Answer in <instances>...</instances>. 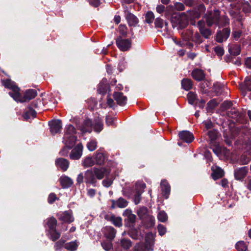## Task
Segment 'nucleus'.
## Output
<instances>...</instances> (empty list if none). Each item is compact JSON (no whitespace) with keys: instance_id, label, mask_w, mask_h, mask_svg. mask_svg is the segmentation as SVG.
Returning <instances> with one entry per match:
<instances>
[{"instance_id":"nucleus-25","label":"nucleus","mask_w":251,"mask_h":251,"mask_svg":"<svg viewBox=\"0 0 251 251\" xmlns=\"http://www.w3.org/2000/svg\"><path fill=\"white\" fill-rule=\"evenodd\" d=\"M95 164L94 159L90 156L85 157L81 162V165L84 168L92 167Z\"/></svg>"},{"instance_id":"nucleus-33","label":"nucleus","mask_w":251,"mask_h":251,"mask_svg":"<svg viewBox=\"0 0 251 251\" xmlns=\"http://www.w3.org/2000/svg\"><path fill=\"white\" fill-rule=\"evenodd\" d=\"M181 85L184 90L188 91L192 88L193 85L191 79L184 78L181 81Z\"/></svg>"},{"instance_id":"nucleus-56","label":"nucleus","mask_w":251,"mask_h":251,"mask_svg":"<svg viewBox=\"0 0 251 251\" xmlns=\"http://www.w3.org/2000/svg\"><path fill=\"white\" fill-rule=\"evenodd\" d=\"M132 251H146V250L142 244H137L134 247Z\"/></svg>"},{"instance_id":"nucleus-28","label":"nucleus","mask_w":251,"mask_h":251,"mask_svg":"<svg viewBox=\"0 0 251 251\" xmlns=\"http://www.w3.org/2000/svg\"><path fill=\"white\" fill-rule=\"evenodd\" d=\"M240 1V4L237 6V9L240 7L241 6L242 7L243 11L245 13H250L251 12V6L247 1H245L244 0H241Z\"/></svg>"},{"instance_id":"nucleus-36","label":"nucleus","mask_w":251,"mask_h":251,"mask_svg":"<svg viewBox=\"0 0 251 251\" xmlns=\"http://www.w3.org/2000/svg\"><path fill=\"white\" fill-rule=\"evenodd\" d=\"M97 141L96 139H91L87 144L86 147L90 151H95L97 148Z\"/></svg>"},{"instance_id":"nucleus-11","label":"nucleus","mask_w":251,"mask_h":251,"mask_svg":"<svg viewBox=\"0 0 251 251\" xmlns=\"http://www.w3.org/2000/svg\"><path fill=\"white\" fill-rule=\"evenodd\" d=\"M77 127L82 133L92 132L93 129L92 122L90 119H86L81 125H77Z\"/></svg>"},{"instance_id":"nucleus-39","label":"nucleus","mask_w":251,"mask_h":251,"mask_svg":"<svg viewBox=\"0 0 251 251\" xmlns=\"http://www.w3.org/2000/svg\"><path fill=\"white\" fill-rule=\"evenodd\" d=\"M112 241H102L101 242V245L105 251H110L112 250L113 245L111 243Z\"/></svg>"},{"instance_id":"nucleus-7","label":"nucleus","mask_w":251,"mask_h":251,"mask_svg":"<svg viewBox=\"0 0 251 251\" xmlns=\"http://www.w3.org/2000/svg\"><path fill=\"white\" fill-rule=\"evenodd\" d=\"M220 11L216 9L213 11L210 15L207 16L206 22L207 26H211L213 25H216L218 20L220 17Z\"/></svg>"},{"instance_id":"nucleus-24","label":"nucleus","mask_w":251,"mask_h":251,"mask_svg":"<svg viewBox=\"0 0 251 251\" xmlns=\"http://www.w3.org/2000/svg\"><path fill=\"white\" fill-rule=\"evenodd\" d=\"M192 76L197 81H201L205 77L203 71L199 69H195L192 71Z\"/></svg>"},{"instance_id":"nucleus-5","label":"nucleus","mask_w":251,"mask_h":251,"mask_svg":"<svg viewBox=\"0 0 251 251\" xmlns=\"http://www.w3.org/2000/svg\"><path fill=\"white\" fill-rule=\"evenodd\" d=\"M146 187V184L143 182H137L135 184L136 193L133 198L134 203L137 205L140 202L141 194Z\"/></svg>"},{"instance_id":"nucleus-34","label":"nucleus","mask_w":251,"mask_h":251,"mask_svg":"<svg viewBox=\"0 0 251 251\" xmlns=\"http://www.w3.org/2000/svg\"><path fill=\"white\" fill-rule=\"evenodd\" d=\"M224 175V171L220 168H216L213 171V173L212 174V177L215 180L222 177Z\"/></svg>"},{"instance_id":"nucleus-14","label":"nucleus","mask_w":251,"mask_h":251,"mask_svg":"<svg viewBox=\"0 0 251 251\" xmlns=\"http://www.w3.org/2000/svg\"><path fill=\"white\" fill-rule=\"evenodd\" d=\"M248 168L242 167L234 170V176L236 179L242 180L247 175Z\"/></svg>"},{"instance_id":"nucleus-50","label":"nucleus","mask_w":251,"mask_h":251,"mask_svg":"<svg viewBox=\"0 0 251 251\" xmlns=\"http://www.w3.org/2000/svg\"><path fill=\"white\" fill-rule=\"evenodd\" d=\"M72 148L73 147H69L68 146H67V145H65V147L59 151V154L61 156H67L68 154L69 150Z\"/></svg>"},{"instance_id":"nucleus-43","label":"nucleus","mask_w":251,"mask_h":251,"mask_svg":"<svg viewBox=\"0 0 251 251\" xmlns=\"http://www.w3.org/2000/svg\"><path fill=\"white\" fill-rule=\"evenodd\" d=\"M157 219L161 222H165L168 219V216L164 211H160L157 215Z\"/></svg>"},{"instance_id":"nucleus-30","label":"nucleus","mask_w":251,"mask_h":251,"mask_svg":"<svg viewBox=\"0 0 251 251\" xmlns=\"http://www.w3.org/2000/svg\"><path fill=\"white\" fill-rule=\"evenodd\" d=\"M120 243L121 247L125 250L129 249L132 245L130 240L125 238H121Z\"/></svg>"},{"instance_id":"nucleus-45","label":"nucleus","mask_w":251,"mask_h":251,"mask_svg":"<svg viewBox=\"0 0 251 251\" xmlns=\"http://www.w3.org/2000/svg\"><path fill=\"white\" fill-rule=\"evenodd\" d=\"M154 19V15L152 12L148 11L145 15V21L148 24H151Z\"/></svg>"},{"instance_id":"nucleus-1","label":"nucleus","mask_w":251,"mask_h":251,"mask_svg":"<svg viewBox=\"0 0 251 251\" xmlns=\"http://www.w3.org/2000/svg\"><path fill=\"white\" fill-rule=\"evenodd\" d=\"M110 169L107 167H94L85 172V182L96 186L97 179L101 180L105 176L107 177L110 174Z\"/></svg>"},{"instance_id":"nucleus-38","label":"nucleus","mask_w":251,"mask_h":251,"mask_svg":"<svg viewBox=\"0 0 251 251\" xmlns=\"http://www.w3.org/2000/svg\"><path fill=\"white\" fill-rule=\"evenodd\" d=\"M110 221L116 226L121 227L122 226V220L121 217L112 216L110 217Z\"/></svg>"},{"instance_id":"nucleus-60","label":"nucleus","mask_w":251,"mask_h":251,"mask_svg":"<svg viewBox=\"0 0 251 251\" xmlns=\"http://www.w3.org/2000/svg\"><path fill=\"white\" fill-rule=\"evenodd\" d=\"M112 183V181L110 179L106 178L102 180V184L104 187H109Z\"/></svg>"},{"instance_id":"nucleus-42","label":"nucleus","mask_w":251,"mask_h":251,"mask_svg":"<svg viewBox=\"0 0 251 251\" xmlns=\"http://www.w3.org/2000/svg\"><path fill=\"white\" fill-rule=\"evenodd\" d=\"M235 247L238 251H246L247 250V246L242 241L238 242L236 244Z\"/></svg>"},{"instance_id":"nucleus-6","label":"nucleus","mask_w":251,"mask_h":251,"mask_svg":"<svg viewBox=\"0 0 251 251\" xmlns=\"http://www.w3.org/2000/svg\"><path fill=\"white\" fill-rule=\"evenodd\" d=\"M101 232L107 240L112 241L116 236V230L111 226H105L101 229Z\"/></svg>"},{"instance_id":"nucleus-15","label":"nucleus","mask_w":251,"mask_h":251,"mask_svg":"<svg viewBox=\"0 0 251 251\" xmlns=\"http://www.w3.org/2000/svg\"><path fill=\"white\" fill-rule=\"evenodd\" d=\"M56 166L59 168L62 171H67L69 166V161L63 158H58L55 160Z\"/></svg>"},{"instance_id":"nucleus-10","label":"nucleus","mask_w":251,"mask_h":251,"mask_svg":"<svg viewBox=\"0 0 251 251\" xmlns=\"http://www.w3.org/2000/svg\"><path fill=\"white\" fill-rule=\"evenodd\" d=\"M50 131L52 135L60 132L62 125L60 120H55L49 122Z\"/></svg>"},{"instance_id":"nucleus-29","label":"nucleus","mask_w":251,"mask_h":251,"mask_svg":"<svg viewBox=\"0 0 251 251\" xmlns=\"http://www.w3.org/2000/svg\"><path fill=\"white\" fill-rule=\"evenodd\" d=\"M93 128L95 131L100 132L103 129V123L102 120L100 119H95L92 123Z\"/></svg>"},{"instance_id":"nucleus-31","label":"nucleus","mask_w":251,"mask_h":251,"mask_svg":"<svg viewBox=\"0 0 251 251\" xmlns=\"http://www.w3.org/2000/svg\"><path fill=\"white\" fill-rule=\"evenodd\" d=\"M78 246V242L75 240V241H72L65 243L64 245V247L65 249L68 250L73 251H75L77 249Z\"/></svg>"},{"instance_id":"nucleus-47","label":"nucleus","mask_w":251,"mask_h":251,"mask_svg":"<svg viewBox=\"0 0 251 251\" xmlns=\"http://www.w3.org/2000/svg\"><path fill=\"white\" fill-rule=\"evenodd\" d=\"M164 21L160 18H157L155 20L154 24H155V27L156 28H162L164 25ZM165 26H167L168 24L167 22H165Z\"/></svg>"},{"instance_id":"nucleus-61","label":"nucleus","mask_w":251,"mask_h":251,"mask_svg":"<svg viewBox=\"0 0 251 251\" xmlns=\"http://www.w3.org/2000/svg\"><path fill=\"white\" fill-rule=\"evenodd\" d=\"M175 8L178 11H182L185 9L184 4L181 2H176L175 3Z\"/></svg>"},{"instance_id":"nucleus-2","label":"nucleus","mask_w":251,"mask_h":251,"mask_svg":"<svg viewBox=\"0 0 251 251\" xmlns=\"http://www.w3.org/2000/svg\"><path fill=\"white\" fill-rule=\"evenodd\" d=\"M76 133L75 127L72 125L66 126L65 133L64 135L63 142L69 147H73L75 144L76 137L75 135Z\"/></svg>"},{"instance_id":"nucleus-57","label":"nucleus","mask_w":251,"mask_h":251,"mask_svg":"<svg viewBox=\"0 0 251 251\" xmlns=\"http://www.w3.org/2000/svg\"><path fill=\"white\" fill-rule=\"evenodd\" d=\"M158 230L159 235L162 236L165 234L166 232V227L161 224H159L157 226Z\"/></svg>"},{"instance_id":"nucleus-40","label":"nucleus","mask_w":251,"mask_h":251,"mask_svg":"<svg viewBox=\"0 0 251 251\" xmlns=\"http://www.w3.org/2000/svg\"><path fill=\"white\" fill-rule=\"evenodd\" d=\"M47 225L50 230L55 229L57 225V221L53 217L50 218L48 220Z\"/></svg>"},{"instance_id":"nucleus-23","label":"nucleus","mask_w":251,"mask_h":251,"mask_svg":"<svg viewBox=\"0 0 251 251\" xmlns=\"http://www.w3.org/2000/svg\"><path fill=\"white\" fill-rule=\"evenodd\" d=\"M60 184L63 188H67L72 186L73 183V180L69 177L63 176L59 179Z\"/></svg>"},{"instance_id":"nucleus-18","label":"nucleus","mask_w":251,"mask_h":251,"mask_svg":"<svg viewBox=\"0 0 251 251\" xmlns=\"http://www.w3.org/2000/svg\"><path fill=\"white\" fill-rule=\"evenodd\" d=\"M240 88L243 93L251 91V76H247L243 83L240 84Z\"/></svg>"},{"instance_id":"nucleus-3","label":"nucleus","mask_w":251,"mask_h":251,"mask_svg":"<svg viewBox=\"0 0 251 251\" xmlns=\"http://www.w3.org/2000/svg\"><path fill=\"white\" fill-rule=\"evenodd\" d=\"M1 82L5 88L12 90L9 92V95L17 101H23L24 100H21V94L20 93V88L16 85L14 81L11 79L7 78L2 79Z\"/></svg>"},{"instance_id":"nucleus-13","label":"nucleus","mask_w":251,"mask_h":251,"mask_svg":"<svg viewBox=\"0 0 251 251\" xmlns=\"http://www.w3.org/2000/svg\"><path fill=\"white\" fill-rule=\"evenodd\" d=\"M58 217L59 220L65 223H70L74 221L72 213L70 211L60 213L58 214Z\"/></svg>"},{"instance_id":"nucleus-64","label":"nucleus","mask_w":251,"mask_h":251,"mask_svg":"<svg viewBox=\"0 0 251 251\" xmlns=\"http://www.w3.org/2000/svg\"><path fill=\"white\" fill-rule=\"evenodd\" d=\"M84 177L85 178V176H84L83 173H81L78 174L76 178V181L77 183L80 184L82 183L84 180Z\"/></svg>"},{"instance_id":"nucleus-37","label":"nucleus","mask_w":251,"mask_h":251,"mask_svg":"<svg viewBox=\"0 0 251 251\" xmlns=\"http://www.w3.org/2000/svg\"><path fill=\"white\" fill-rule=\"evenodd\" d=\"M143 222L147 227H152L155 224V219L153 216L149 214Z\"/></svg>"},{"instance_id":"nucleus-32","label":"nucleus","mask_w":251,"mask_h":251,"mask_svg":"<svg viewBox=\"0 0 251 251\" xmlns=\"http://www.w3.org/2000/svg\"><path fill=\"white\" fill-rule=\"evenodd\" d=\"M126 19L129 26H135L138 22L137 17L131 13L127 15Z\"/></svg>"},{"instance_id":"nucleus-55","label":"nucleus","mask_w":251,"mask_h":251,"mask_svg":"<svg viewBox=\"0 0 251 251\" xmlns=\"http://www.w3.org/2000/svg\"><path fill=\"white\" fill-rule=\"evenodd\" d=\"M232 105V102L231 101H225L222 104V108L223 110H226L230 108Z\"/></svg>"},{"instance_id":"nucleus-17","label":"nucleus","mask_w":251,"mask_h":251,"mask_svg":"<svg viewBox=\"0 0 251 251\" xmlns=\"http://www.w3.org/2000/svg\"><path fill=\"white\" fill-rule=\"evenodd\" d=\"M94 159L96 164L102 165L104 164L106 157L103 153L98 150L94 155Z\"/></svg>"},{"instance_id":"nucleus-8","label":"nucleus","mask_w":251,"mask_h":251,"mask_svg":"<svg viewBox=\"0 0 251 251\" xmlns=\"http://www.w3.org/2000/svg\"><path fill=\"white\" fill-rule=\"evenodd\" d=\"M83 146L81 144H77L71 151L69 156L72 160H78L81 157L83 152Z\"/></svg>"},{"instance_id":"nucleus-59","label":"nucleus","mask_w":251,"mask_h":251,"mask_svg":"<svg viewBox=\"0 0 251 251\" xmlns=\"http://www.w3.org/2000/svg\"><path fill=\"white\" fill-rule=\"evenodd\" d=\"M57 199L56 195L54 193H51L49 195L48 197V202L50 204L53 203Z\"/></svg>"},{"instance_id":"nucleus-26","label":"nucleus","mask_w":251,"mask_h":251,"mask_svg":"<svg viewBox=\"0 0 251 251\" xmlns=\"http://www.w3.org/2000/svg\"><path fill=\"white\" fill-rule=\"evenodd\" d=\"M123 215L126 217V220H128L130 223L133 224L135 222L136 216L132 213L130 209H126L123 213Z\"/></svg>"},{"instance_id":"nucleus-20","label":"nucleus","mask_w":251,"mask_h":251,"mask_svg":"<svg viewBox=\"0 0 251 251\" xmlns=\"http://www.w3.org/2000/svg\"><path fill=\"white\" fill-rule=\"evenodd\" d=\"M113 97L117 103L120 105H124L126 103L127 98L121 92L114 93Z\"/></svg>"},{"instance_id":"nucleus-19","label":"nucleus","mask_w":251,"mask_h":251,"mask_svg":"<svg viewBox=\"0 0 251 251\" xmlns=\"http://www.w3.org/2000/svg\"><path fill=\"white\" fill-rule=\"evenodd\" d=\"M161 188L162 194L165 199H168L170 193V186L168 182L165 180H162L161 182Z\"/></svg>"},{"instance_id":"nucleus-9","label":"nucleus","mask_w":251,"mask_h":251,"mask_svg":"<svg viewBox=\"0 0 251 251\" xmlns=\"http://www.w3.org/2000/svg\"><path fill=\"white\" fill-rule=\"evenodd\" d=\"M230 34V28L229 27L224 28L222 30L217 31L216 40L218 42L222 43L229 37Z\"/></svg>"},{"instance_id":"nucleus-44","label":"nucleus","mask_w":251,"mask_h":251,"mask_svg":"<svg viewBox=\"0 0 251 251\" xmlns=\"http://www.w3.org/2000/svg\"><path fill=\"white\" fill-rule=\"evenodd\" d=\"M200 32L202 36L206 39L209 38V37L212 34L211 30L210 29L204 27L200 30Z\"/></svg>"},{"instance_id":"nucleus-54","label":"nucleus","mask_w":251,"mask_h":251,"mask_svg":"<svg viewBox=\"0 0 251 251\" xmlns=\"http://www.w3.org/2000/svg\"><path fill=\"white\" fill-rule=\"evenodd\" d=\"M214 51L216 54L220 57H221L224 54V50L223 48L219 46L214 48Z\"/></svg>"},{"instance_id":"nucleus-12","label":"nucleus","mask_w":251,"mask_h":251,"mask_svg":"<svg viewBox=\"0 0 251 251\" xmlns=\"http://www.w3.org/2000/svg\"><path fill=\"white\" fill-rule=\"evenodd\" d=\"M185 34H187L186 37H184L185 40H192L198 44H200L202 42L201 36L198 32H196L193 36V32L191 30H187Z\"/></svg>"},{"instance_id":"nucleus-46","label":"nucleus","mask_w":251,"mask_h":251,"mask_svg":"<svg viewBox=\"0 0 251 251\" xmlns=\"http://www.w3.org/2000/svg\"><path fill=\"white\" fill-rule=\"evenodd\" d=\"M197 95L193 92H189L187 95V99L189 103L191 104H194L197 100Z\"/></svg>"},{"instance_id":"nucleus-51","label":"nucleus","mask_w":251,"mask_h":251,"mask_svg":"<svg viewBox=\"0 0 251 251\" xmlns=\"http://www.w3.org/2000/svg\"><path fill=\"white\" fill-rule=\"evenodd\" d=\"M242 33V31L240 30H236L235 28H233L232 35L235 40H238L241 37Z\"/></svg>"},{"instance_id":"nucleus-41","label":"nucleus","mask_w":251,"mask_h":251,"mask_svg":"<svg viewBox=\"0 0 251 251\" xmlns=\"http://www.w3.org/2000/svg\"><path fill=\"white\" fill-rule=\"evenodd\" d=\"M128 205V201L123 198H120L116 201V206L119 208H125Z\"/></svg>"},{"instance_id":"nucleus-62","label":"nucleus","mask_w":251,"mask_h":251,"mask_svg":"<svg viewBox=\"0 0 251 251\" xmlns=\"http://www.w3.org/2000/svg\"><path fill=\"white\" fill-rule=\"evenodd\" d=\"M208 135L211 140H214L216 138L217 132L214 130H210L208 132Z\"/></svg>"},{"instance_id":"nucleus-4","label":"nucleus","mask_w":251,"mask_h":251,"mask_svg":"<svg viewBox=\"0 0 251 251\" xmlns=\"http://www.w3.org/2000/svg\"><path fill=\"white\" fill-rule=\"evenodd\" d=\"M116 44L119 49L122 51L129 50L131 47V41L129 39H124L118 37L116 40Z\"/></svg>"},{"instance_id":"nucleus-63","label":"nucleus","mask_w":251,"mask_h":251,"mask_svg":"<svg viewBox=\"0 0 251 251\" xmlns=\"http://www.w3.org/2000/svg\"><path fill=\"white\" fill-rule=\"evenodd\" d=\"M217 105V101L215 100H212L207 103V107L209 108V109H213Z\"/></svg>"},{"instance_id":"nucleus-49","label":"nucleus","mask_w":251,"mask_h":251,"mask_svg":"<svg viewBox=\"0 0 251 251\" xmlns=\"http://www.w3.org/2000/svg\"><path fill=\"white\" fill-rule=\"evenodd\" d=\"M32 106L36 109H41L43 106V103L41 99H38L32 102Z\"/></svg>"},{"instance_id":"nucleus-48","label":"nucleus","mask_w":251,"mask_h":251,"mask_svg":"<svg viewBox=\"0 0 251 251\" xmlns=\"http://www.w3.org/2000/svg\"><path fill=\"white\" fill-rule=\"evenodd\" d=\"M50 238L53 241L57 240L60 237V234L57 232L55 229L50 230Z\"/></svg>"},{"instance_id":"nucleus-58","label":"nucleus","mask_w":251,"mask_h":251,"mask_svg":"<svg viewBox=\"0 0 251 251\" xmlns=\"http://www.w3.org/2000/svg\"><path fill=\"white\" fill-rule=\"evenodd\" d=\"M119 31L123 35H126L127 33V27L123 25H120L119 26Z\"/></svg>"},{"instance_id":"nucleus-22","label":"nucleus","mask_w":251,"mask_h":251,"mask_svg":"<svg viewBox=\"0 0 251 251\" xmlns=\"http://www.w3.org/2000/svg\"><path fill=\"white\" fill-rule=\"evenodd\" d=\"M37 96V92L36 90L33 89H29L26 91L25 92V95L24 97H22L21 96V100H24L23 101H21V102H23L25 101L26 100H29L31 99H34Z\"/></svg>"},{"instance_id":"nucleus-35","label":"nucleus","mask_w":251,"mask_h":251,"mask_svg":"<svg viewBox=\"0 0 251 251\" xmlns=\"http://www.w3.org/2000/svg\"><path fill=\"white\" fill-rule=\"evenodd\" d=\"M107 80L106 79H103L102 81L99 84L98 91L100 94L105 93L107 86Z\"/></svg>"},{"instance_id":"nucleus-27","label":"nucleus","mask_w":251,"mask_h":251,"mask_svg":"<svg viewBox=\"0 0 251 251\" xmlns=\"http://www.w3.org/2000/svg\"><path fill=\"white\" fill-rule=\"evenodd\" d=\"M137 214L140 219L144 221L149 215L148 209L146 207L142 206L137 210Z\"/></svg>"},{"instance_id":"nucleus-53","label":"nucleus","mask_w":251,"mask_h":251,"mask_svg":"<svg viewBox=\"0 0 251 251\" xmlns=\"http://www.w3.org/2000/svg\"><path fill=\"white\" fill-rule=\"evenodd\" d=\"M230 53L235 56L238 55L240 53V48L238 46H235L229 50Z\"/></svg>"},{"instance_id":"nucleus-52","label":"nucleus","mask_w":251,"mask_h":251,"mask_svg":"<svg viewBox=\"0 0 251 251\" xmlns=\"http://www.w3.org/2000/svg\"><path fill=\"white\" fill-rule=\"evenodd\" d=\"M106 123L108 126H114L115 118L109 116L106 117Z\"/></svg>"},{"instance_id":"nucleus-21","label":"nucleus","mask_w":251,"mask_h":251,"mask_svg":"<svg viewBox=\"0 0 251 251\" xmlns=\"http://www.w3.org/2000/svg\"><path fill=\"white\" fill-rule=\"evenodd\" d=\"M229 25V19L225 14L220 15V17L216 25L222 27Z\"/></svg>"},{"instance_id":"nucleus-16","label":"nucleus","mask_w":251,"mask_h":251,"mask_svg":"<svg viewBox=\"0 0 251 251\" xmlns=\"http://www.w3.org/2000/svg\"><path fill=\"white\" fill-rule=\"evenodd\" d=\"M179 138L186 143H191L194 139L192 133L188 131H182L178 134Z\"/></svg>"}]
</instances>
